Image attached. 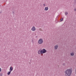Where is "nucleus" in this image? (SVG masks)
<instances>
[{
    "label": "nucleus",
    "mask_w": 76,
    "mask_h": 76,
    "mask_svg": "<svg viewBox=\"0 0 76 76\" xmlns=\"http://www.w3.org/2000/svg\"><path fill=\"white\" fill-rule=\"evenodd\" d=\"M1 72V69L0 68V72Z\"/></svg>",
    "instance_id": "14"
},
{
    "label": "nucleus",
    "mask_w": 76,
    "mask_h": 76,
    "mask_svg": "<svg viewBox=\"0 0 76 76\" xmlns=\"http://www.w3.org/2000/svg\"><path fill=\"white\" fill-rule=\"evenodd\" d=\"M43 43V39H40L38 41V44H42Z\"/></svg>",
    "instance_id": "3"
},
{
    "label": "nucleus",
    "mask_w": 76,
    "mask_h": 76,
    "mask_svg": "<svg viewBox=\"0 0 76 76\" xmlns=\"http://www.w3.org/2000/svg\"><path fill=\"white\" fill-rule=\"evenodd\" d=\"M74 2L76 3V0H74Z\"/></svg>",
    "instance_id": "15"
},
{
    "label": "nucleus",
    "mask_w": 76,
    "mask_h": 76,
    "mask_svg": "<svg viewBox=\"0 0 76 76\" xmlns=\"http://www.w3.org/2000/svg\"><path fill=\"white\" fill-rule=\"evenodd\" d=\"M74 10H75V11H76V8Z\"/></svg>",
    "instance_id": "16"
},
{
    "label": "nucleus",
    "mask_w": 76,
    "mask_h": 76,
    "mask_svg": "<svg viewBox=\"0 0 76 76\" xmlns=\"http://www.w3.org/2000/svg\"><path fill=\"white\" fill-rule=\"evenodd\" d=\"M12 13H13V14H14V12H12Z\"/></svg>",
    "instance_id": "18"
},
{
    "label": "nucleus",
    "mask_w": 76,
    "mask_h": 76,
    "mask_svg": "<svg viewBox=\"0 0 76 76\" xmlns=\"http://www.w3.org/2000/svg\"><path fill=\"white\" fill-rule=\"evenodd\" d=\"M62 21H63V18H61V19L60 22H62Z\"/></svg>",
    "instance_id": "10"
},
{
    "label": "nucleus",
    "mask_w": 76,
    "mask_h": 76,
    "mask_svg": "<svg viewBox=\"0 0 76 76\" xmlns=\"http://www.w3.org/2000/svg\"><path fill=\"white\" fill-rule=\"evenodd\" d=\"M48 10V7H45V10H46V11H47V10Z\"/></svg>",
    "instance_id": "6"
},
{
    "label": "nucleus",
    "mask_w": 76,
    "mask_h": 76,
    "mask_svg": "<svg viewBox=\"0 0 76 76\" xmlns=\"http://www.w3.org/2000/svg\"><path fill=\"white\" fill-rule=\"evenodd\" d=\"M65 15H68V13L67 12H66L65 13Z\"/></svg>",
    "instance_id": "9"
},
{
    "label": "nucleus",
    "mask_w": 76,
    "mask_h": 76,
    "mask_svg": "<svg viewBox=\"0 0 76 76\" xmlns=\"http://www.w3.org/2000/svg\"><path fill=\"white\" fill-rule=\"evenodd\" d=\"M11 73V71H10L8 72L7 73V75H10V73Z\"/></svg>",
    "instance_id": "7"
},
{
    "label": "nucleus",
    "mask_w": 76,
    "mask_h": 76,
    "mask_svg": "<svg viewBox=\"0 0 76 76\" xmlns=\"http://www.w3.org/2000/svg\"><path fill=\"white\" fill-rule=\"evenodd\" d=\"M0 76H3V73H0Z\"/></svg>",
    "instance_id": "12"
},
{
    "label": "nucleus",
    "mask_w": 76,
    "mask_h": 76,
    "mask_svg": "<svg viewBox=\"0 0 76 76\" xmlns=\"http://www.w3.org/2000/svg\"><path fill=\"white\" fill-rule=\"evenodd\" d=\"M31 29H35V27L34 26H33L32 27Z\"/></svg>",
    "instance_id": "13"
},
{
    "label": "nucleus",
    "mask_w": 76,
    "mask_h": 76,
    "mask_svg": "<svg viewBox=\"0 0 76 76\" xmlns=\"http://www.w3.org/2000/svg\"><path fill=\"white\" fill-rule=\"evenodd\" d=\"M0 13H1V12H0Z\"/></svg>",
    "instance_id": "19"
},
{
    "label": "nucleus",
    "mask_w": 76,
    "mask_h": 76,
    "mask_svg": "<svg viewBox=\"0 0 76 76\" xmlns=\"http://www.w3.org/2000/svg\"><path fill=\"white\" fill-rule=\"evenodd\" d=\"M71 55L72 56H74V53H71Z\"/></svg>",
    "instance_id": "8"
},
{
    "label": "nucleus",
    "mask_w": 76,
    "mask_h": 76,
    "mask_svg": "<svg viewBox=\"0 0 76 76\" xmlns=\"http://www.w3.org/2000/svg\"><path fill=\"white\" fill-rule=\"evenodd\" d=\"M72 75V70L68 69L65 71V75L66 76H70Z\"/></svg>",
    "instance_id": "2"
},
{
    "label": "nucleus",
    "mask_w": 76,
    "mask_h": 76,
    "mask_svg": "<svg viewBox=\"0 0 76 76\" xmlns=\"http://www.w3.org/2000/svg\"><path fill=\"white\" fill-rule=\"evenodd\" d=\"M13 67L12 66H10V71L12 72V71L13 70Z\"/></svg>",
    "instance_id": "5"
},
{
    "label": "nucleus",
    "mask_w": 76,
    "mask_h": 76,
    "mask_svg": "<svg viewBox=\"0 0 76 76\" xmlns=\"http://www.w3.org/2000/svg\"><path fill=\"white\" fill-rule=\"evenodd\" d=\"M43 5L44 6H45V4H43Z\"/></svg>",
    "instance_id": "17"
},
{
    "label": "nucleus",
    "mask_w": 76,
    "mask_h": 76,
    "mask_svg": "<svg viewBox=\"0 0 76 76\" xmlns=\"http://www.w3.org/2000/svg\"><path fill=\"white\" fill-rule=\"evenodd\" d=\"M31 30L32 31H35V29H32Z\"/></svg>",
    "instance_id": "11"
},
{
    "label": "nucleus",
    "mask_w": 76,
    "mask_h": 76,
    "mask_svg": "<svg viewBox=\"0 0 76 76\" xmlns=\"http://www.w3.org/2000/svg\"><path fill=\"white\" fill-rule=\"evenodd\" d=\"M47 53V50L45 49H43L42 50H39L38 51V54H41V56H43V54H45Z\"/></svg>",
    "instance_id": "1"
},
{
    "label": "nucleus",
    "mask_w": 76,
    "mask_h": 76,
    "mask_svg": "<svg viewBox=\"0 0 76 76\" xmlns=\"http://www.w3.org/2000/svg\"><path fill=\"white\" fill-rule=\"evenodd\" d=\"M58 47V45H56L55 46H54V48L55 50H57V48Z\"/></svg>",
    "instance_id": "4"
}]
</instances>
